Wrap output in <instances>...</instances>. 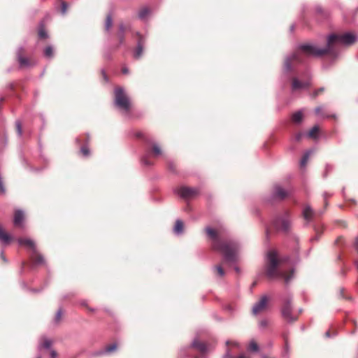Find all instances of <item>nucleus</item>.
<instances>
[{
    "label": "nucleus",
    "mask_w": 358,
    "mask_h": 358,
    "mask_svg": "<svg viewBox=\"0 0 358 358\" xmlns=\"http://www.w3.org/2000/svg\"><path fill=\"white\" fill-rule=\"evenodd\" d=\"M357 41L356 34L351 32L343 34H331L327 38V44L320 48L315 44L306 43L299 44L292 54L287 56L283 64V73H298L297 66L306 63V57L320 58L329 55L334 61L339 55V46H350Z\"/></svg>",
    "instance_id": "1"
},
{
    "label": "nucleus",
    "mask_w": 358,
    "mask_h": 358,
    "mask_svg": "<svg viewBox=\"0 0 358 358\" xmlns=\"http://www.w3.org/2000/svg\"><path fill=\"white\" fill-rule=\"evenodd\" d=\"M206 231L208 238L213 241V249L222 252L223 263L229 266L236 264L238 260V252L240 248L239 243L234 239L220 238L216 231L211 227H206Z\"/></svg>",
    "instance_id": "2"
},
{
    "label": "nucleus",
    "mask_w": 358,
    "mask_h": 358,
    "mask_svg": "<svg viewBox=\"0 0 358 358\" xmlns=\"http://www.w3.org/2000/svg\"><path fill=\"white\" fill-rule=\"evenodd\" d=\"M289 257H285L282 259H278V253L274 250H268L264 259V270L266 277L269 279H275L278 278H283L286 283L292 278L294 270L292 269V274L287 275L284 271L281 270L280 266L283 262H288Z\"/></svg>",
    "instance_id": "3"
},
{
    "label": "nucleus",
    "mask_w": 358,
    "mask_h": 358,
    "mask_svg": "<svg viewBox=\"0 0 358 358\" xmlns=\"http://www.w3.org/2000/svg\"><path fill=\"white\" fill-rule=\"evenodd\" d=\"M115 104L116 107L122 112V113L127 116H130L131 105L130 99L126 94L124 90L122 87H116L115 89Z\"/></svg>",
    "instance_id": "4"
},
{
    "label": "nucleus",
    "mask_w": 358,
    "mask_h": 358,
    "mask_svg": "<svg viewBox=\"0 0 358 358\" xmlns=\"http://www.w3.org/2000/svg\"><path fill=\"white\" fill-rule=\"evenodd\" d=\"M282 306L281 313L283 318L288 322H293L297 320V317L292 315V296L289 293H285L281 296Z\"/></svg>",
    "instance_id": "5"
},
{
    "label": "nucleus",
    "mask_w": 358,
    "mask_h": 358,
    "mask_svg": "<svg viewBox=\"0 0 358 358\" xmlns=\"http://www.w3.org/2000/svg\"><path fill=\"white\" fill-rule=\"evenodd\" d=\"M134 38L136 41V45L132 50L133 57L136 59H138L142 57L143 54L147 38L145 35H143L140 32L137 31L135 33Z\"/></svg>",
    "instance_id": "6"
},
{
    "label": "nucleus",
    "mask_w": 358,
    "mask_h": 358,
    "mask_svg": "<svg viewBox=\"0 0 358 358\" xmlns=\"http://www.w3.org/2000/svg\"><path fill=\"white\" fill-rule=\"evenodd\" d=\"M273 227L279 231L287 232L290 227L289 215L288 213H285L281 216L276 217L272 222Z\"/></svg>",
    "instance_id": "7"
},
{
    "label": "nucleus",
    "mask_w": 358,
    "mask_h": 358,
    "mask_svg": "<svg viewBox=\"0 0 358 358\" xmlns=\"http://www.w3.org/2000/svg\"><path fill=\"white\" fill-rule=\"evenodd\" d=\"M310 85V74L308 71L305 73V79L300 80L298 78L294 77L292 82V91L294 92L299 90L307 89Z\"/></svg>",
    "instance_id": "8"
},
{
    "label": "nucleus",
    "mask_w": 358,
    "mask_h": 358,
    "mask_svg": "<svg viewBox=\"0 0 358 358\" xmlns=\"http://www.w3.org/2000/svg\"><path fill=\"white\" fill-rule=\"evenodd\" d=\"M175 193L178 194L184 199H188L194 197L199 193V189L196 187H189L182 186L175 189Z\"/></svg>",
    "instance_id": "9"
},
{
    "label": "nucleus",
    "mask_w": 358,
    "mask_h": 358,
    "mask_svg": "<svg viewBox=\"0 0 358 358\" xmlns=\"http://www.w3.org/2000/svg\"><path fill=\"white\" fill-rule=\"evenodd\" d=\"M191 347L195 348L201 352L200 357L196 358H204L206 355L210 351V347L205 343L201 342L198 338H195L192 343Z\"/></svg>",
    "instance_id": "10"
},
{
    "label": "nucleus",
    "mask_w": 358,
    "mask_h": 358,
    "mask_svg": "<svg viewBox=\"0 0 358 358\" xmlns=\"http://www.w3.org/2000/svg\"><path fill=\"white\" fill-rule=\"evenodd\" d=\"M323 214L322 210L314 211L310 206H306L303 210V218L307 222H311L315 217Z\"/></svg>",
    "instance_id": "11"
},
{
    "label": "nucleus",
    "mask_w": 358,
    "mask_h": 358,
    "mask_svg": "<svg viewBox=\"0 0 358 358\" xmlns=\"http://www.w3.org/2000/svg\"><path fill=\"white\" fill-rule=\"evenodd\" d=\"M289 192L286 191L283 187L279 185H275L272 193V197L274 199H279L282 200L289 195Z\"/></svg>",
    "instance_id": "12"
},
{
    "label": "nucleus",
    "mask_w": 358,
    "mask_h": 358,
    "mask_svg": "<svg viewBox=\"0 0 358 358\" xmlns=\"http://www.w3.org/2000/svg\"><path fill=\"white\" fill-rule=\"evenodd\" d=\"M268 302V297L263 296L261 299L255 303L252 307V311L254 315H257L266 308Z\"/></svg>",
    "instance_id": "13"
},
{
    "label": "nucleus",
    "mask_w": 358,
    "mask_h": 358,
    "mask_svg": "<svg viewBox=\"0 0 358 358\" xmlns=\"http://www.w3.org/2000/svg\"><path fill=\"white\" fill-rule=\"evenodd\" d=\"M30 258L34 265H42L45 264L44 257L38 252L36 249L32 251Z\"/></svg>",
    "instance_id": "14"
},
{
    "label": "nucleus",
    "mask_w": 358,
    "mask_h": 358,
    "mask_svg": "<svg viewBox=\"0 0 358 358\" xmlns=\"http://www.w3.org/2000/svg\"><path fill=\"white\" fill-rule=\"evenodd\" d=\"M23 51H24V49L22 47H20L17 50V56L18 62H19L20 66L21 67H27V66H30V62L28 58L22 56Z\"/></svg>",
    "instance_id": "15"
},
{
    "label": "nucleus",
    "mask_w": 358,
    "mask_h": 358,
    "mask_svg": "<svg viewBox=\"0 0 358 358\" xmlns=\"http://www.w3.org/2000/svg\"><path fill=\"white\" fill-rule=\"evenodd\" d=\"M151 9L148 6H143L138 12V17L142 21H146L151 15Z\"/></svg>",
    "instance_id": "16"
},
{
    "label": "nucleus",
    "mask_w": 358,
    "mask_h": 358,
    "mask_svg": "<svg viewBox=\"0 0 358 358\" xmlns=\"http://www.w3.org/2000/svg\"><path fill=\"white\" fill-rule=\"evenodd\" d=\"M12 239L11 235L6 233L0 226V243L3 245H8Z\"/></svg>",
    "instance_id": "17"
},
{
    "label": "nucleus",
    "mask_w": 358,
    "mask_h": 358,
    "mask_svg": "<svg viewBox=\"0 0 358 358\" xmlns=\"http://www.w3.org/2000/svg\"><path fill=\"white\" fill-rule=\"evenodd\" d=\"M17 242L19 245H24L31 249V251H34V250L36 249V245L31 239L20 238L17 239Z\"/></svg>",
    "instance_id": "18"
},
{
    "label": "nucleus",
    "mask_w": 358,
    "mask_h": 358,
    "mask_svg": "<svg viewBox=\"0 0 358 358\" xmlns=\"http://www.w3.org/2000/svg\"><path fill=\"white\" fill-rule=\"evenodd\" d=\"M126 27L123 24L119 25L118 31L117 33V38L118 39V45H122L124 41V34Z\"/></svg>",
    "instance_id": "19"
},
{
    "label": "nucleus",
    "mask_w": 358,
    "mask_h": 358,
    "mask_svg": "<svg viewBox=\"0 0 358 358\" xmlns=\"http://www.w3.org/2000/svg\"><path fill=\"white\" fill-rule=\"evenodd\" d=\"M24 220V213L21 210H17L15 212L13 223L15 226H21Z\"/></svg>",
    "instance_id": "20"
},
{
    "label": "nucleus",
    "mask_w": 358,
    "mask_h": 358,
    "mask_svg": "<svg viewBox=\"0 0 358 358\" xmlns=\"http://www.w3.org/2000/svg\"><path fill=\"white\" fill-rule=\"evenodd\" d=\"M184 224L180 220H177L173 229L175 234L180 235L183 232Z\"/></svg>",
    "instance_id": "21"
},
{
    "label": "nucleus",
    "mask_w": 358,
    "mask_h": 358,
    "mask_svg": "<svg viewBox=\"0 0 358 358\" xmlns=\"http://www.w3.org/2000/svg\"><path fill=\"white\" fill-rule=\"evenodd\" d=\"M152 155L155 157H159L162 154L161 148L156 143L152 144Z\"/></svg>",
    "instance_id": "22"
},
{
    "label": "nucleus",
    "mask_w": 358,
    "mask_h": 358,
    "mask_svg": "<svg viewBox=\"0 0 358 358\" xmlns=\"http://www.w3.org/2000/svg\"><path fill=\"white\" fill-rule=\"evenodd\" d=\"M303 113L301 110L294 113L292 115V120L294 123L299 124L302 121Z\"/></svg>",
    "instance_id": "23"
},
{
    "label": "nucleus",
    "mask_w": 358,
    "mask_h": 358,
    "mask_svg": "<svg viewBox=\"0 0 358 358\" xmlns=\"http://www.w3.org/2000/svg\"><path fill=\"white\" fill-rule=\"evenodd\" d=\"M319 132V127L318 126L315 125L314 126L310 131L306 134V136L309 138L315 139L317 138V134Z\"/></svg>",
    "instance_id": "24"
},
{
    "label": "nucleus",
    "mask_w": 358,
    "mask_h": 358,
    "mask_svg": "<svg viewBox=\"0 0 358 358\" xmlns=\"http://www.w3.org/2000/svg\"><path fill=\"white\" fill-rule=\"evenodd\" d=\"M311 153H312V150H310L305 152V153L303 154V155L301 159V162H300V164H301V167L306 166Z\"/></svg>",
    "instance_id": "25"
},
{
    "label": "nucleus",
    "mask_w": 358,
    "mask_h": 358,
    "mask_svg": "<svg viewBox=\"0 0 358 358\" xmlns=\"http://www.w3.org/2000/svg\"><path fill=\"white\" fill-rule=\"evenodd\" d=\"M150 155V151H147L145 155L141 158V162L145 166H152L153 164L148 159Z\"/></svg>",
    "instance_id": "26"
},
{
    "label": "nucleus",
    "mask_w": 358,
    "mask_h": 358,
    "mask_svg": "<svg viewBox=\"0 0 358 358\" xmlns=\"http://www.w3.org/2000/svg\"><path fill=\"white\" fill-rule=\"evenodd\" d=\"M248 350L252 352H257L259 350V348L258 344L255 341H252L250 343Z\"/></svg>",
    "instance_id": "27"
},
{
    "label": "nucleus",
    "mask_w": 358,
    "mask_h": 358,
    "mask_svg": "<svg viewBox=\"0 0 358 358\" xmlns=\"http://www.w3.org/2000/svg\"><path fill=\"white\" fill-rule=\"evenodd\" d=\"M44 55L46 57H52L53 56V48L52 46H47L44 50Z\"/></svg>",
    "instance_id": "28"
},
{
    "label": "nucleus",
    "mask_w": 358,
    "mask_h": 358,
    "mask_svg": "<svg viewBox=\"0 0 358 358\" xmlns=\"http://www.w3.org/2000/svg\"><path fill=\"white\" fill-rule=\"evenodd\" d=\"M213 270L216 271L220 276L222 277L224 275L225 273L222 265H217L213 266Z\"/></svg>",
    "instance_id": "29"
},
{
    "label": "nucleus",
    "mask_w": 358,
    "mask_h": 358,
    "mask_svg": "<svg viewBox=\"0 0 358 358\" xmlns=\"http://www.w3.org/2000/svg\"><path fill=\"white\" fill-rule=\"evenodd\" d=\"M80 152L84 157H87L90 155V151L87 145H84L80 148Z\"/></svg>",
    "instance_id": "30"
},
{
    "label": "nucleus",
    "mask_w": 358,
    "mask_h": 358,
    "mask_svg": "<svg viewBox=\"0 0 358 358\" xmlns=\"http://www.w3.org/2000/svg\"><path fill=\"white\" fill-rule=\"evenodd\" d=\"M111 23H112V14L110 13H109L108 15H107V17H106V29L107 31L109 30L110 29V27L111 25Z\"/></svg>",
    "instance_id": "31"
},
{
    "label": "nucleus",
    "mask_w": 358,
    "mask_h": 358,
    "mask_svg": "<svg viewBox=\"0 0 358 358\" xmlns=\"http://www.w3.org/2000/svg\"><path fill=\"white\" fill-rule=\"evenodd\" d=\"M332 170H333V166L331 164H327L326 167H325V171L323 173V177L326 178L327 176L328 173H330L331 171H332Z\"/></svg>",
    "instance_id": "32"
},
{
    "label": "nucleus",
    "mask_w": 358,
    "mask_h": 358,
    "mask_svg": "<svg viewBox=\"0 0 358 358\" xmlns=\"http://www.w3.org/2000/svg\"><path fill=\"white\" fill-rule=\"evenodd\" d=\"M38 36L41 38H46L48 36L47 32L45 31V30L43 27H41L39 29Z\"/></svg>",
    "instance_id": "33"
},
{
    "label": "nucleus",
    "mask_w": 358,
    "mask_h": 358,
    "mask_svg": "<svg viewBox=\"0 0 358 358\" xmlns=\"http://www.w3.org/2000/svg\"><path fill=\"white\" fill-rule=\"evenodd\" d=\"M16 129L17 134L21 136L22 134V124L20 121H16Z\"/></svg>",
    "instance_id": "34"
},
{
    "label": "nucleus",
    "mask_w": 358,
    "mask_h": 358,
    "mask_svg": "<svg viewBox=\"0 0 358 358\" xmlns=\"http://www.w3.org/2000/svg\"><path fill=\"white\" fill-rule=\"evenodd\" d=\"M68 4L65 1H62V9H61V12L63 15H64L66 11H67V8H68Z\"/></svg>",
    "instance_id": "35"
},
{
    "label": "nucleus",
    "mask_w": 358,
    "mask_h": 358,
    "mask_svg": "<svg viewBox=\"0 0 358 358\" xmlns=\"http://www.w3.org/2000/svg\"><path fill=\"white\" fill-rule=\"evenodd\" d=\"M324 91V87H320L313 92L312 96L313 98H315L320 93H322Z\"/></svg>",
    "instance_id": "36"
},
{
    "label": "nucleus",
    "mask_w": 358,
    "mask_h": 358,
    "mask_svg": "<svg viewBox=\"0 0 358 358\" xmlns=\"http://www.w3.org/2000/svg\"><path fill=\"white\" fill-rule=\"evenodd\" d=\"M62 309H61V308H59V309L57 310V313H56V315H55V322H59L60 321L61 317H62Z\"/></svg>",
    "instance_id": "37"
},
{
    "label": "nucleus",
    "mask_w": 358,
    "mask_h": 358,
    "mask_svg": "<svg viewBox=\"0 0 358 358\" xmlns=\"http://www.w3.org/2000/svg\"><path fill=\"white\" fill-rule=\"evenodd\" d=\"M52 345V341L50 339H45L43 343V347L49 349Z\"/></svg>",
    "instance_id": "38"
},
{
    "label": "nucleus",
    "mask_w": 358,
    "mask_h": 358,
    "mask_svg": "<svg viewBox=\"0 0 358 358\" xmlns=\"http://www.w3.org/2000/svg\"><path fill=\"white\" fill-rule=\"evenodd\" d=\"M267 325H268V321L266 319L262 320L259 324L260 329H264L267 327Z\"/></svg>",
    "instance_id": "39"
},
{
    "label": "nucleus",
    "mask_w": 358,
    "mask_h": 358,
    "mask_svg": "<svg viewBox=\"0 0 358 358\" xmlns=\"http://www.w3.org/2000/svg\"><path fill=\"white\" fill-rule=\"evenodd\" d=\"M305 136V134L303 133V132H299L297 134H296V135L294 136V140L296 141H300L301 140V138H303V136Z\"/></svg>",
    "instance_id": "40"
},
{
    "label": "nucleus",
    "mask_w": 358,
    "mask_h": 358,
    "mask_svg": "<svg viewBox=\"0 0 358 358\" xmlns=\"http://www.w3.org/2000/svg\"><path fill=\"white\" fill-rule=\"evenodd\" d=\"M101 74H102V77H103V79L104 80L105 83H108L109 82V78L107 76L106 70L104 69H103L101 70Z\"/></svg>",
    "instance_id": "41"
},
{
    "label": "nucleus",
    "mask_w": 358,
    "mask_h": 358,
    "mask_svg": "<svg viewBox=\"0 0 358 358\" xmlns=\"http://www.w3.org/2000/svg\"><path fill=\"white\" fill-rule=\"evenodd\" d=\"M331 195L330 194H329L328 192H324L323 194V197H324V203H325V206H327L328 205V203H327V199L329 197H330Z\"/></svg>",
    "instance_id": "42"
},
{
    "label": "nucleus",
    "mask_w": 358,
    "mask_h": 358,
    "mask_svg": "<svg viewBox=\"0 0 358 358\" xmlns=\"http://www.w3.org/2000/svg\"><path fill=\"white\" fill-rule=\"evenodd\" d=\"M6 192V189H5V187L3 186V181H2V178L0 176V193L1 194H4Z\"/></svg>",
    "instance_id": "43"
},
{
    "label": "nucleus",
    "mask_w": 358,
    "mask_h": 358,
    "mask_svg": "<svg viewBox=\"0 0 358 358\" xmlns=\"http://www.w3.org/2000/svg\"><path fill=\"white\" fill-rule=\"evenodd\" d=\"M168 167H169V169L171 171H173V172H174V171H175V167H174V164H173V162H169V164H168Z\"/></svg>",
    "instance_id": "44"
},
{
    "label": "nucleus",
    "mask_w": 358,
    "mask_h": 358,
    "mask_svg": "<svg viewBox=\"0 0 358 358\" xmlns=\"http://www.w3.org/2000/svg\"><path fill=\"white\" fill-rule=\"evenodd\" d=\"M322 110V108L319 106V107H317L315 109V112L317 115H320V113L321 111Z\"/></svg>",
    "instance_id": "45"
},
{
    "label": "nucleus",
    "mask_w": 358,
    "mask_h": 358,
    "mask_svg": "<svg viewBox=\"0 0 358 358\" xmlns=\"http://www.w3.org/2000/svg\"><path fill=\"white\" fill-rule=\"evenodd\" d=\"M57 356V352L55 350L50 352V358H56Z\"/></svg>",
    "instance_id": "46"
},
{
    "label": "nucleus",
    "mask_w": 358,
    "mask_h": 358,
    "mask_svg": "<svg viewBox=\"0 0 358 358\" xmlns=\"http://www.w3.org/2000/svg\"><path fill=\"white\" fill-rule=\"evenodd\" d=\"M111 351H112V344H109L107 345V347L106 348V352H110Z\"/></svg>",
    "instance_id": "47"
},
{
    "label": "nucleus",
    "mask_w": 358,
    "mask_h": 358,
    "mask_svg": "<svg viewBox=\"0 0 358 358\" xmlns=\"http://www.w3.org/2000/svg\"><path fill=\"white\" fill-rule=\"evenodd\" d=\"M122 73L123 74H127V73H129V69H128V68H127V67H123V68L122 69Z\"/></svg>",
    "instance_id": "48"
},
{
    "label": "nucleus",
    "mask_w": 358,
    "mask_h": 358,
    "mask_svg": "<svg viewBox=\"0 0 358 358\" xmlns=\"http://www.w3.org/2000/svg\"><path fill=\"white\" fill-rule=\"evenodd\" d=\"M1 259L5 262H7V259H6L4 255H3V252L1 251Z\"/></svg>",
    "instance_id": "49"
},
{
    "label": "nucleus",
    "mask_w": 358,
    "mask_h": 358,
    "mask_svg": "<svg viewBox=\"0 0 358 358\" xmlns=\"http://www.w3.org/2000/svg\"><path fill=\"white\" fill-rule=\"evenodd\" d=\"M234 270L237 272V273H239L240 272V268L237 266H234Z\"/></svg>",
    "instance_id": "50"
},
{
    "label": "nucleus",
    "mask_w": 358,
    "mask_h": 358,
    "mask_svg": "<svg viewBox=\"0 0 358 358\" xmlns=\"http://www.w3.org/2000/svg\"><path fill=\"white\" fill-rule=\"evenodd\" d=\"M288 349H289V346H288V343L287 341H285V350L286 351H288Z\"/></svg>",
    "instance_id": "51"
},
{
    "label": "nucleus",
    "mask_w": 358,
    "mask_h": 358,
    "mask_svg": "<svg viewBox=\"0 0 358 358\" xmlns=\"http://www.w3.org/2000/svg\"><path fill=\"white\" fill-rule=\"evenodd\" d=\"M113 352L116 350V348H117V345L115 343L113 342Z\"/></svg>",
    "instance_id": "52"
},
{
    "label": "nucleus",
    "mask_w": 358,
    "mask_h": 358,
    "mask_svg": "<svg viewBox=\"0 0 358 358\" xmlns=\"http://www.w3.org/2000/svg\"><path fill=\"white\" fill-rule=\"evenodd\" d=\"M325 336H326V337L329 338V337H330V332H329V331H327L325 333Z\"/></svg>",
    "instance_id": "53"
},
{
    "label": "nucleus",
    "mask_w": 358,
    "mask_h": 358,
    "mask_svg": "<svg viewBox=\"0 0 358 358\" xmlns=\"http://www.w3.org/2000/svg\"><path fill=\"white\" fill-rule=\"evenodd\" d=\"M343 291H344V289H343V288H342V289H341V296H342V297H343V298H344L345 296H344V295H343Z\"/></svg>",
    "instance_id": "54"
},
{
    "label": "nucleus",
    "mask_w": 358,
    "mask_h": 358,
    "mask_svg": "<svg viewBox=\"0 0 358 358\" xmlns=\"http://www.w3.org/2000/svg\"><path fill=\"white\" fill-rule=\"evenodd\" d=\"M80 304H81L82 306H87V303H86V301H82V302L80 303Z\"/></svg>",
    "instance_id": "55"
},
{
    "label": "nucleus",
    "mask_w": 358,
    "mask_h": 358,
    "mask_svg": "<svg viewBox=\"0 0 358 358\" xmlns=\"http://www.w3.org/2000/svg\"><path fill=\"white\" fill-rule=\"evenodd\" d=\"M104 57H105L106 58L108 59H110V55H105V56H104Z\"/></svg>",
    "instance_id": "56"
},
{
    "label": "nucleus",
    "mask_w": 358,
    "mask_h": 358,
    "mask_svg": "<svg viewBox=\"0 0 358 358\" xmlns=\"http://www.w3.org/2000/svg\"><path fill=\"white\" fill-rule=\"evenodd\" d=\"M294 25H292V26L290 27V30H291V31H293V30H294Z\"/></svg>",
    "instance_id": "57"
},
{
    "label": "nucleus",
    "mask_w": 358,
    "mask_h": 358,
    "mask_svg": "<svg viewBox=\"0 0 358 358\" xmlns=\"http://www.w3.org/2000/svg\"><path fill=\"white\" fill-rule=\"evenodd\" d=\"M88 309H89L90 311H92V312H93V311L94 310V309H92V308H88Z\"/></svg>",
    "instance_id": "58"
},
{
    "label": "nucleus",
    "mask_w": 358,
    "mask_h": 358,
    "mask_svg": "<svg viewBox=\"0 0 358 358\" xmlns=\"http://www.w3.org/2000/svg\"><path fill=\"white\" fill-rule=\"evenodd\" d=\"M90 138H89V136H87V143H88Z\"/></svg>",
    "instance_id": "59"
},
{
    "label": "nucleus",
    "mask_w": 358,
    "mask_h": 358,
    "mask_svg": "<svg viewBox=\"0 0 358 358\" xmlns=\"http://www.w3.org/2000/svg\"><path fill=\"white\" fill-rule=\"evenodd\" d=\"M299 313H301L302 312V310L301 309H299Z\"/></svg>",
    "instance_id": "60"
},
{
    "label": "nucleus",
    "mask_w": 358,
    "mask_h": 358,
    "mask_svg": "<svg viewBox=\"0 0 358 358\" xmlns=\"http://www.w3.org/2000/svg\"><path fill=\"white\" fill-rule=\"evenodd\" d=\"M229 344V341H227V345H228Z\"/></svg>",
    "instance_id": "61"
},
{
    "label": "nucleus",
    "mask_w": 358,
    "mask_h": 358,
    "mask_svg": "<svg viewBox=\"0 0 358 358\" xmlns=\"http://www.w3.org/2000/svg\"><path fill=\"white\" fill-rule=\"evenodd\" d=\"M38 358H41V357H38Z\"/></svg>",
    "instance_id": "62"
}]
</instances>
